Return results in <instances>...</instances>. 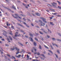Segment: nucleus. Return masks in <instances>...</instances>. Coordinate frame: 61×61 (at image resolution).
Instances as JSON below:
<instances>
[{
	"instance_id": "nucleus-1",
	"label": "nucleus",
	"mask_w": 61,
	"mask_h": 61,
	"mask_svg": "<svg viewBox=\"0 0 61 61\" xmlns=\"http://www.w3.org/2000/svg\"><path fill=\"white\" fill-rule=\"evenodd\" d=\"M16 49V50L17 51H19V48H17V47H13V48H11V50H14L15 49Z\"/></svg>"
},
{
	"instance_id": "nucleus-2",
	"label": "nucleus",
	"mask_w": 61,
	"mask_h": 61,
	"mask_svg": "<svg viewBox=\"0 0 61 61\" xmlns=\"http://www.w3.org/2000/svg\"><path fill=\"white\" fill-rule=\"evenodd\" d=\"M39 21L41 23V26H44L45 25V24L44 23H43L42 22V21L41 20H39Z\"/></svg>"
},
{
	"instance_id": "nucleus-3",
	"label": "nucleus",
	"mask_w": 61,
	"mask_h": 61,
	"mask_svg": "<svg viewBox=\"0 0 61 61\" xmlns=\"http://www.w3.org/2000/svg\"><path fill=\"white\" fill-rule=\"evenodd\" d=\"M41 19L42 20L43 22H44V23H47V22L46 20V19L45 18H41Z\"/></svg>"
},
{
	"instance_id": "nucleus-4",
	"label": "nucleus",
	"mask_w": 61,
	"mask_h": 61,
	"mask_svg": "<svg viewBox=\"0 0 61 61\" xmlns=\"http://www.w3.org/2000/svg\"><path fill=\"white\" fill-rule=\"evenodd\" d=\"M18 32H16L15 34V36H16V37H17V36H20V35L19 34V35H18Z\"/></svg>"
},
{
	"instance_id": "nucleus-5",
	"label": "nucleus",
	"mask_w": 61,
	"mask_h": 61,
	"mask_svg": "<svg viewBox=\"0 0 61 61\" xmlns=\"http://www.w3.org/2000/svg\"><path fill=\"white\" fill-rule=\"evenodd\" d=\"M52 5L54 6H56V5L57 4L56 3H55V2H53V3H51Z\"/></svg>"
},
{
	"instance_id": "nucleus-6",
	"label": "nucleus",
	"mask_w": 61,
	"mask_h": 61,
	"mask_svg": "<svg viewBox=\"0 0 61 61\" xmlns=\"http://www.w3.org/2000/svg\"><path fill=\"white\" fill-rule=\"evenodd\" d=\"M34 50L35 51H36V49H35V47H33V49L31 50V51L32 52H34V51H33Z\"/></svg>"
},
{
	"instance_id": "nucleus-7",
	"label": "nucleus",
	"mask_w": 61,
	"mask_h": 61,
	"mask_svg": "<svg viewBox=\"0 0 61 61\" xmlns=\"http://www.w3.org/2000/svg\"><path fill=\"white\" fill-rule=\"evenodd\" d=\"M15 16H18V17H19V18L20 19H22V18H21V17H19L18 16V14H15Z\"/></svg>"
},
{
	"instance_id": "nucleus-8",
	"label": "nucleus",
	"mask_w": 61,
	"mask_h": 61,
	"mask_svg": "<svg viewBox=\"0 0 61 61\" xmlns=\"http://www.w3.org/2000/svg\"><path fill=\"white\" fill-rule=\"evenodd\" d=\"M41 30H42V31H43V32H44V33H46V34L47 33V32H46V31H45L44 30V29H41Z\"/></svg>"
},
{
	"instance_id": "nucleus-9",
	"label": "nucleus",
	"mask_w": 61,
	"mask_h": 61,
	"mask_svg": "<svg viewBox=\"0 0 61 61\" xmlns=\"http://www.w3.org/2000/svg\"><path fill=\"white\" fill-rule=\"evenodd\" d=\"M36 15H37L38 16H40V14L38 13H36Z\"/></svg>"
},
{
	"instance_id": "nucleus-10",
	"label": "nucleus",
	"mask_w": 61,
	"mask_h": 61,
	"mask_svg": "<svg viewBox=\"0 0 61 61\" xmlns=\"http://www.w3.org/2000/svg\"><path fill=\"white\" fill-rule=\"evenodd\" d=\"M21 56V55H18V56H15L16 57H18V58H19L20 57V56Z\"/></svg>"
},
{
	"instance_id": "nucleus-11",
	"label": "nucleus",
	"mask_w": 61,
	"mask_h": 61,
	"mask_svg": "<svg viewBox=\"0 0 61 61\" xmlns=\"http://www.w3.org/2000/svg\"><path fill=\"white\" fill-rule=\"evenodd\" d=\"M24 25H26V26H27V27H29V26H28L27 25V24H26L25 22H24Z\"/></svg>"
},
{
	"instance_id": "nucleus-12",
	"label": "nucleus",
	"mask_w": 61,
	"mask_h": 61,
	"mask_svg": "<svg viewBox=\"0 0 61 61\" xmlns=\"http://www.w3.org/2000/svg\"><path fill=\"white\" fill-rule=\"evenodd\" d=\"M12 8H13L14 9H15V10H16V8H15V7L14 5L12 6Z\"/></svg>"
},
{
	"instance_id": "nucleus-13",
	"label": "nucleus",
	"mask_w": 61,
	"mask_h": 61,
	"mask_svg": "<svg viewBox=\"0 0 61 61\" xmlns=\"http://www.w3.org/2000/svg\"><path fill=\"white\" fill-rule=\"evenodd\" d=\"M50 24L51 25H54V24L53 23V22H50Z\"/></svg>"
},
{
	"instance_id": "nucleus-14",
	"label": "nucleus",
	"mask_w": 61,
	"mask_h": 61,
	"mask_svg": "<svg viewBox=\"0 0 61 61\" xmlns=\"http://www.w3.org/2000/svg\"><path fill=\"white\" fill-rule=\"evenodd\" d=\"M57 2H58L59 4L60 5H61V2L60 1H57Z\"/></svg>"
},
{
	"instance_id": "nucleus-15",
	"label": "nucleus",
	"mask_w": 61,
	"mask_h": 61,
	"mask_svg": "<svg viewBox=\"0 0 61 61\" xmlns=\"http://www.w3.org/2000/svg\"><path fill=\"white\" fill-rule=\"evenodd\" d=\"M48 51H49V52H50V53H51V54H53V52H52V51H51L50 50H48Z\"/></svg>"
},
{
	"instance_id": "nucleus-16",
	"label": "nucleus",
	"mask_w": 61,
	"mask_h": 61,
	"mask_svg": "<svg viewBox=\"0 0 61 61\" xmlns=\"http://www.w3.org/2000/svg\"><path fill=\"white\" fill-rule=\"evenodd\" d=\"M47 30H48V32H50V33H51V31L49 30V29H47Z\"/></svg>"
},
{
	"instance_id": "nucleus-17",
	"label": "nucleus",
	"mask_w": 61,
	"mask_h": 61,
	"mask_svg": "<svg viewBox=\"0 0 61 61\" xmlns=\"http://www.w3.org/2000/svg\"><path fill=\"white\" fill-rule=\"evenodd\" d=\"M30 39H31V41H32V42H33V39H32V38H31V37H30Z\"/></svg>"
},
{
	"instance_id": "nucleus-18",
	"label": "nucleus",
	"mask_w": 61,
	"mask_h": 61,
	"mask_svg": "<svg viewBox=\"0 0 61 61\" xmlns=\"http://www.w3.org/2000/svg\"><path fill=\"white\" fill-rule=\"evenodd\" d=\"M44 47H45V48H47V49H48L49 48L48 47H47L45 45H44Z\"/></svg>"
},
{
	"instance_id": "nucleus-19",
	"label": "nucleus",
	"mask_w": 61,
	"mask_h": 61,
	"mask_svg": "<svg viewBox=\"0 0 61 61\" xmlns=\"http://www.w3.org/2000/svg\"><path fill=\"white\" fill-rule=\"evenodd\" d=\"M18 24V25H20V26H22V27H23V25H22L20 24L19 23Z\"/></svg>"
},
{
	"instance_id": "nucleus-20",
	"label": "nucleus",
	"mask_w": 61,
	"mask_h": 61,
	"mask_svg": "<svg viewBox=\"0 0 61 61\" xmlns=\"http://www.w3.org/2000/svg\"><path fill=\"white\" fill-rule=\"evenodd\" d=\"M9 37L10 39V40H12V38L11 37L9 36Z\"/></svg>"
},
{
	"instance_id": "nucleus-21",
	"label": "nucleus",
	"mask_w": 61,
	"mask_h": 61,
	"mask_svg": "<svg viewBox=\"0 0 61 61\" xmlns=\"http://www.w3.org/2000/svg\"><path fill=\"white\" fill-rule=\"evenodd\" d=\"M23 56H24V54H22V56H21V57H22V58H25V57H23Z\"/></svg>"
},
{
	"instance_id": "nucleus-22",
	"label": "nucleus",
	"mask_w": 61,
	"mask_h": 61,
	"mask_svg": "<svg viewBox=\"0 0 61 61\" xmlns=\"http://www.w3.org/2000/svg\"><path fill=\"white\" fill-rule=\"evenodd\" d=\"M57 52L58 53H59V54H60V52H59V50H57Z\"/></svg>"
},
{
	"instance_id": "nucleus-23",
	"label": "nucleus",
	"mask_w": 61,
	"mask_h": 61,
	"mask_svg": "<svg viewBox=\"0 0 61 61\" xmlns=\"http://www.w3.org/2000/svg\"><path fill=\"white\" fill-rule=\"evenodd\" d=\"M34 45L35 46H36V42H34Z\"/></svg>"
},
{
	"instance_id": "nucleus-24",
	"label": "nucleus",
	"mask_w": 61,
	"mask_h": 61,
	"mask_svg": "<svg viewBox=\"0 0 61 61\" xmlns=\"http://www.w3.org/2000/svg\"><path fill=\"white\" fill-rule=\"evenodd\" d=\"M35 39L37 41H38V39L37 38H35Z\"/></svg>"
},
{
	"instance_id": "nucleus-25",
	"label": "nucleus",
	"mask_w": 61,
	"mask_h": 61,
	"mask_svg": "<svg viewBox=\"0 0 61 61\" xmlns=\"http://www.w3.org/2000/svg\"><path fill=\"white\" fill-rule=\"evenodd\" d=\"M16 55H17V54H19V53H20L19 52V51H18V52H16Z\"/></svg>"
},
{
	"instance_id": "nucleus-26",
	"label": "nucleus",
	"mask_w": 61,
	"mask_h": 61,
	"mask_svg": "<svg viewBox=\"0 0 61 61\" xmlns=\"http://www.w3.org/2000/svg\"><path fill=\"white\" fill-rule=\"evenodd\" d=\"M48 6H49V7H51V6H52L51 5H50V4H48Z\"/></svg>"
},
{
	"instance_id": "nucleus-27",
	"label": "nucleus",
	"mask_w": 61,
	"mask_h": 61,
	"mask_svg": "<svg viewBox=\"0 0 61 61\" xmlns=\"http://www.w3.org/2000/svg\"><path fill=\"white\" fill-rule=\"evenodd\" d=\"M55 55L56 56V57L58 58V56H57V55H56V54H55Z\"/></svg>"
},
{
	"instance_id": "nucleus-28",
	"label": "nucleus",
	"mask_w": 61,
	"mask_h": 61,
	"mask_svg": "<svg viewBox=\"0 0 61 61\" xmlns=\"http://www.w3.org/2000/svg\"><path fill=\"white\" fill-rule=\"evenodd\" d=\"M4 27H5V28H7V29H8V28H7V26H4Z\"/></svg>"
},
{
	"instance_id": "nucleus-29",
	"label": "nucleus",
	"mask_w": 61,
	"mask_h": 61,
	"mask_svg": "<svg viewBox=\"0 0 61 61\" xmlns=\"http://www.w3.org/2000/svg\"><path fill=\"white\" fill-rule=\"evenodd\" d=\"M8 41H9V42H10V41L9 40V39L8 38H7Z\"/></svg>"
},
{
	"instance_id": "nucleus-30",
	"label": "nucleus",
	"mask_w": 61,
	"mask_h": 61,
	"mask_svg": "<svg viewBox=\"0 0 61 61\" xmlns=\"http://www.w3.org/2000/svg\"><path fill=\"white\" fill-rule=\"evenodd\" d=\"M39 32L40 34H41V35H43V33H42L40 31Z\"/></svg>"
},
{
	"instance_id": "nucleus-31",
	"label": "nucleus",
	"mask_w": 61,
	"mask_h": 61,
	"mask_svg": "<svg viewBox=\"0 0 61 61\" xmlns=\"http://www.w3.org/2000/svg\"><path fill=\"white\" fill-rule=\"evenodd\" d=\"M5 34H7V33H6V31L5 30H3Z\"/></svg>"
},
{
	"instance_id": "nucleus-32",
	"label": "nucleus",
	"mask_w": 61,
	"mask_h": 61,
	"mask_svg": "<svg viewBox=\"0 0 61 61\" xmlns=\"http://www.w3.org/2000/svg\"><path fill=\"white\" fill-rule=\"evenodd\" d=\"M39 48L40 49H41V46L40 45H39Z\"/></svg>"
},
{
	"instance_id": "nucleus-33",
	"label": "nucleus",
	"mask_w": 61,
	"mask_h": 61,
	"mask_svg": "<svg viewBox=\"0 0 61 61\" xmlns=\"http://www.w3.org/2000/svg\"><path fill=\"white\" fill-rule=\"evenodd\" d=\"M30 36H33V35L31 34H30Z\"/></svg>"
},
{
	"instance_id": "nucleus-34",
	"label": "nucleus",
	"mask_w": 61,
	"mask_h": 61,
	"mask_svg": "<svg viewBox=\"0 0 61 61\" xmlns=\"http://www.w3.org/2000/svg\"><path fill=\"white\" fill-rule=\"evenodd\" d=\"M37 55L38 56H39V55H40V53H37Z\"/></svg>"
},
{
	"instance_id": "nucleus-35",
	"label": "nucleus",
	"mask_w": 61,
	"mask_h": 61,
	"mask_svg": "<svg viewBox=\"0 0 61 61\" xmlns=\"http://www.w3.org/2000/svg\"><path fill=\"white\" fill-rule=\"evenodd\" d=\"M57 41H61V40L59 39H57Z\"/></svg>"
},
{
	"instance_id": "nucleus-36",
	"label": "nucleus",
	"mask_w": 61,
	"mask_h": 61,
	"mask_svg": "<svg viewBox=\"0 0 61 61\" xmlns=\"http://www.w3.org/2000/svg\"><path fill=\"white\" fill-rule=\"evenodd\" d=\"M41 56H43V57H45V56H44V55L43 54L41 55Z\"/></svg>"
},
{
	"instance_id": "nucleus-37",
	"label": "nucleus",
	"mask_w": 61,
	"mask_h": 61,
	"mask_svg": "<svg viewBox=\"0 0 61 61\" xmlns=\"http://www.w3.org/2000/svg\"><path fill=\"white\" fill-rule=\"evenodd\" d=\"M58 8H60V9H61V7L59 6H58Z\"/></svg>"
},
{
	"instance_id": "nucleus-38",
	"label": "nucleus",
	"mask_w": 61,
	"mask_h": 61,
	"mask_svg": "<svg viewBox=\"0 0 61 61\" xmlns=\"http://www.w3.org/2000/svg\"><path fill=\"white\" fill-rule=\"evenodd\" d=\"M50 46H51V47L52 49H53V47H52V46L51 45Z\"/></svg>"
},
{
	"instance_id": "nucleus-39",
	"label": "nucleus",
	"mask_w": 61,
	"mask_h": 61,
	"mask_svg": "<svg viewBox=\"0 0 61 61\" xmlns=\"http://www.w3.org/2000/svg\"><path fill=\"white\" fill-rule=\"evenodd\" d=\"M46 11L47 12H49V10H46Z\"/></svg>"
},
{
	"instance_id": "nucleus-40",
	"label": "nucleus",
	"mask_w": 61,
	"mask_h": 61,
	"mask_svg": "<svg viewBox=\"0 0 61 61\" xmlns=\"http://www.w3.org/2000/svg\"><path fill=\"white\" fill-rule=\"evenodd\" d=\"M11 28L12 29H14V27L13 26H11Z\"/></svg>"
},
{
	"instance_id": "nucleus-41",
	"label": "nucleus",
	"mask_w": 61,
	"mask_h": 61,
	"mask_svg": "<svg viewBox=\"0 0 61 61\" xmlns=\"http://www.w3.org/2000/svg\"><path fill=\"white\" fill-rule=\"evenodd\" d=\"M52 39L53 40H56V39H55L54 38H52Z\"/></svg>"
},
{
	"instance_id": "nucleus-42",
	"label": "nucleus",
	"mask_w": 61,
	"mask_h": 61,
	"mask_svg": "<svg viewBox=\"0 0 61 61\" xmlns=\"http://www.w3.org/2000/svg\"><path fill=\"white\" fill-rule=\"evenodd\" d=\"M20 45H21L22 46H23V44L21 43H20Z\"/></svg>"
},
{
	"instance_id": "nucleus-43",
	"label": "nucleus",
	"mask_w": 61,
	"mask_h": 61,
	"mask_svg": "<svg viewBox=\"0 0 61 61\" xmlns=\"http://www.w3.org/2000/svg\"><path fill=\"white\" fill-rule=\"evenodd\" d=\"M12 16H13L14 17H15V18H17V17H14V15H12Z\"/></svg>"
},
{
	"instance_id": "nucleus-44",
	"label": "nucleus",
	"mask_w": 61,
	"mask_h": 61,
	"mask_svg": "<svg viewBox=\"0 0 61 61\" xmlns=\"http://www.w3.org/2000/svg\"><path fill=\"white\" fill-rule=\"evenodd\" d=\"M29 56H28V54L27 56V58H29Z\"/></svg>"
},
{
	"instance_id": "nucleus-45",
	"label": "nucleus",
	"mask_w": 61,
	"mask_h": 61,
	"mask_svg": "<svg viewBox=\"0 0 61 61\" xmlns=\"http://www.w3.org/2000/svg\"><path fill=\"white\" fill-rule=\"evenodd\" d=\"M12 57H13V58H14V59H15V57L13 56H12Z\"/></svg>"
},
{
	"instance_id": "nucleus-46",
	"label": "nucleus",
	"mask_w": 61,
	"mask_h": 61,
	"mask_svg": "<svg viewBox=\"0 0 61 61\" xmlns=\"http://www.w3.org/2000/svg\"><path fill=\"white\" fill-rule=\"evenodd\" d=\"M7 56H9V57H10V55H9V54H7Z\"/></svg>"
},
{
	"instance_id": "nucleus-47",
	"label": "nucleus",
	"mask_w": 61,
	"mask_h": 61,
	"mask_svg": "<svg viewBox=\"0 0 61 61\" xmlns=\"http://www.w3.org/2000/svg\"><path fill=\"white\" fill-rule=\"evenodd\" d=\"M47 36L48 38H49V37H50V36L48 35H47Z\"/></svg>"
},
{
	"instance_id": "nucleus-48",
	"label": "nucleus",
	"mask_w": 61,
	"mask_h": 61,
	"mask_svg": "<svg viewBox=\"0 0 61 61\" xmlns=\"http://www.w3.org/2000/svg\"><path fill=\"white\" fill-rule=\"evenodd\" d=\"M22 52H24V50L23 49L22 50Z\"/></svg>"
},
{
	"instance_id": "nucleus-49",
	"label": "nucleus",
	"mask_w": 61,
	"mask_h": 61,
	"mask_svg": "<svg viewBox=\"0 0 61 61\" xmlns=\"http://www.w3.org/2000/svg\"><path fill=\"white\" fill-rule=\"evenodd\" d=\"M1 40H2V41H5V40H4V39H1Z\"/></svg>"
},
{
	"instance_id": "nucleus-50",
	"label": "nucleus",
	"mask_w": 61,
	"mask_h": 61,
	"mask_svg": "<svg viewBox=\"0 0 61 61\" xmlns=\"http://www.w3.org/2000/svg\"><path fill=\"white\" fill-rule=\"evenodd\" d=\"M3 34L4 35V36H6V34H4V33H3Z\"/></svg>"
},
{
	"instance_id": "nucleus-51",
	"label": "nucleus",
	"mask_w": 61,
	"mask_h": 61,
	"mask_svg": "<svg viewBox=\"0 0 61 61\" xmlns=\"http://www.w3.org/2000/svg\"><path fill=\"white\" fill-rule=\"evenodd\" d=\"M5 46H8L9 45H8L7 44H5Z\"/></svg>"
},
{
	"instance_id": "nucleus-52",
	"label": "nucleus",
	"mask_w": 61,
	"mask_h": 61,
	"mask_svg": "<svg viewBox=\"0 0 61 61\" xmlns=\"http://www.w3.org/2000/svg\"><path fill=\"white\" fill-rule=\"evenodd\" d=\"M21 15L22 16H25V15H23L22 14H21Z\"/></svg>"
},
{
	"instance_id": "nucleus-53",
	"label": "nucleus",
	"mask_w": 61,
	"mask_h": 61,
	"mask_svg": "<svg viewBox=\"0 0 61 61\" xmlns=\"http://www.w3.org/2000/svg\"><path fill=\"white\" fill-rule=\"evenodd\" d=\"M25 37L26 38H28V36H25Z\"/></svg>"
},
{
	"instance_id": "nucleus-54",
	"label": "nucleus",
	"mask_w": 61,
	"mask_h": 61,
	"mask_svg": "<svg viewBox=\"0 0 61 61\" xmlns=\"http://www.w3.org/2000/svg\"><path fill=\"white\" fill-rule=\"evenodd\" d=\"M31 25L32 26H34V25L32 23L31 24Z\"/></svg>"
},
{
	"instance_id": "nucleus-55",
	"label": "nucleus",
	"mask_w": 61,
	"mask_h": 61,
	"mask_svg": "<svg viewBox=\"0 0 61 61\" xmlns=\"http://www.w3.org/2000/svg\"><path fill=\"white\" fill-rule=\"evenodd\" d=\"M52 14H53V15H56V13H52Z\"/></svg>"
},
{
	"instance_id": "nucleus-56",
	"label": "nucleus",
	"mask_w": 61,
	"mask_h": 61,
	"mask_svg": "<svg viewBox=\"0 0 61 61\" xmlns=\"http://www.w3.org/2000/svg\"><path fill=\"white\" fill-rule=\"evenodd\" d=\"M20 31L21 32H24V31L23 30H21Z\"/></svg>"
},
{
	"instance_id": "nucleus-57",
	"label": "nucleus",
	"mask_w": 61,
	"mask_h": 61,
	"mask_svg": "<svg viewBox=\"0 0 61 61\" xmlns=\"http://www.w3.org/2000/svg\"><path fill=\"white\" fill-rule=\"evenodd\" d=\"M28 54H30V55H31V53L30 52H29L28 53Z\"/></svg>"
},
{
	"instance_id": "nucleus-58",
	"label": "nucleus",
	"mask_w": 61,
	"mask_h": 61,
	"mask_svg": "<svg viewBox=\"0 0 61 61\" xmlns=\"http://www.w3.org/2000/svg\"><path fill=\"white\" fill-rule=\"evenodd\" d=\"M52 44L53 45V46H55V44H54L53 43H52Z\"/></svg>"
},
{
	"instance_id": "nucleus-59",
	"label": "nucleus",
	"mask_w": 61,
	"mask_h": 61,
	"mask_svg": "<svg viewBox=\"0 0 61 61\" xmlns=\"http://www.w3.org/2000/svg\"><path fill=\"white\" fill-rule=\"evenodd\" d=\"M50 18L51 19H52V17H50Z\"/></svg>"
},
{
	"instance_id": "nucleus-60",
	"label": "nucleus",
	"mask_w": 61,
	"mask_h": 61,
	"mask_svg": "<svg viewBox=\"0 0 61 61\" xmlns=\"http://www.w3.org/2000/svg\"><path fill=\"white\" fill-rule=\"evenodd\" d=\"M0 44H2V43L1 41H0Z\"/></svg>"
},
{
	"instance_id": "nucleus-61",
	"label": "nucleus",
	"mask_w": 61,
	"mask_h": 61,
	"mask_svg": "<svg viewBox=\"0 0 61 61\" xmlns=\"http://www.w3.org/2000/svg\"><path fill=\"white\" fill-rule=\"evenodd\" d=\"M46 27H47V25H46Z\"/></svg>"
},
{
	"instance_id": "nucleus-62",
	"label": "nucleus",
	"mask_w": 61,
	"mask_h": 61,
	"mask_svg": "<svg viewBox=\"0 0 61 61\" xmlns=\"http://www.w3.org/2000/svg\"><path fill=\"white\" fill-rule=\"evenodd\" d=\"M37 52H35L34 53L35 54H37Z\"/></svg>"
},
{
	"instance_id": "nucleus-63",
	"label": "nucleus",
	"mask_w": 61,
	"mask_h": 61,
	"mask_svg": "<svg viewBox=\"0 0 61 61\" xmlns=\"http://www.w3.org/2000/svg\"><path fill=\"white\" fill-rule=\"evenodd\" d=\"M59 35L60 36H61V34H59Z\"/></svg>"
},
{
	"instance_id": "nucleus-64",
	"label": "nucleus",
	"mask_w": 61,
	"mask_h": 61,
	"mask_svg": "<svg viewBox=\"0 0 61 61\" xmlns=\"http://www.w3.org/2000/svg\"><path fill=\"white\" fill-rule=\"evenodd\" d=\"M9 34H10V35H12V33H10Z\"/></svg>"
}]
</instances>
